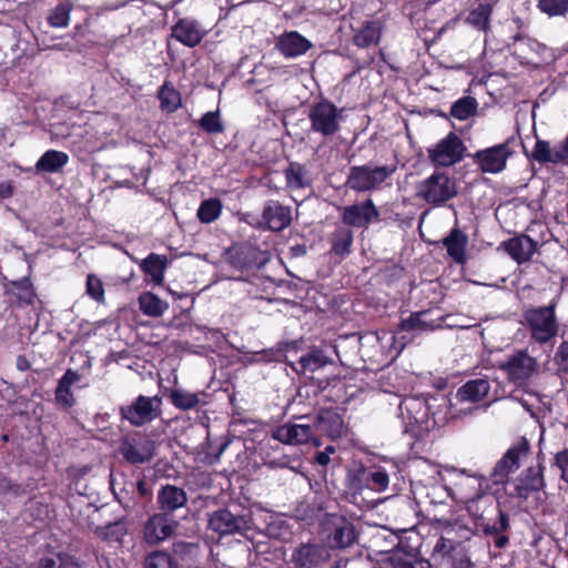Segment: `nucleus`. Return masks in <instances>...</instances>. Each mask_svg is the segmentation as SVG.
<instances>
[{
  "mask_svg": "<svg viewBox=\"0 0 568 568\" xmlns=\"http://www.w3.org/2000/svg\"><path fill=\"white\" fill-rule=\"evenodd\" d=\"M378 215V210L372 200L342 209V221L354 227H366L371 222L377 220Z\"/></svg>",
  "mask_w": 568,
  "mask_h": 568,
  "instance_id": "4468645a",
  "label": "nucleus"
},
{
  "mask_svg": "<svg viewBox=\"0 0 568 568\" xmlns=\"http://www.w3.org/2000/svg\"><path fill=\"white\" fill-rule=\"evenodd\" d=\"M120 450L128 462L140 464L153 456L154 444L146 438H128L122 442Z\"/></svg>",
  "mask_w": 568,
  "mask_h": 568,
  "instance_id": "a211bd4d",
  "label": "nucleus"
},
{
  "mask_svg": "<svg viewBox=\"0 0 568 568\" xmlns=\"http://www.w3.org/2000/svg\"><path fill=\"white\" fill-rule=\"evenodd\" d=\"M537 8L548 17L568 14V0H537Z\"/></svg>",
  "mask_w": 568,
  "mask_h": 568,
  "instance_id": "4c0bfd02",
  "label": "nucleus"
},
{
  "mask_svg": "<svg viewBox=\"0 0 568 568\" xmlns=\"http://www.w3.org/2000/svg\"><path fill=\"white\" fill-rule=\"evenodd\" d=\"M531 338L537 343H547L558 331L554 305L530 308L525 313Z\"/></svg>",
  "mask_w": 568,
  "mask_h": 568,
  "instance_id": "7ed1b4c3",
  "label": "nucleus"
},
{
  "mask_svg": "<svg viewBox=\"0 0 568 568\" xmlns=\"http://www.w3.org/2000/svg\"><path fill=\"white\" fill-rule=\"evenodd\" d=\"M511 154L508 143H500L477 151L474 154V162L484 173L497 174L505 170Z\"/></svg>",
  "mask_w": 568,
  "mask_h": 568,
  "instance_id": "9d476101",
  "label": "nucleus"
},
{
  "mask_svg": "<svg viewBox=\"0 0 568 568\" xmlns=\"http://www.w3.org/2000/svg\"><path fill=\"white\" fill-rule=\"evenodd\" d=\"M316 437L325 435L329 438H338L343 435L344 423L337 413L323 410L313 424Z\"/></svg>",
  "mask_w": 568,
  "mask_h": 568,
  "instance_id": "6ab92c4d",
  "label": "nucleus"
},
{
  "mask_svg": "<svg viewBox=\"0 0 568 568\" xmlns=\"http://www.w3.org/2000/svg\"><path fill=\"white\" fill-rule=\"evenodd\" d=\"M13 184L11 181L0 183V201L9 199L13 195Z\"/></svg>",
  "mask_w": 568,
  "mask_h": 568,
  "instance_id": "13d9d810",
  "label": "nucleus"
},
{
  "mask_svg": "<svg viewBox=\"0 0 568 568\" xmlns=\"http://www.w3.org/2000/svg\"><path fill=\"white\" fill-rule=\"evenodd\" d=\"M145 568H174L171 556L164 551H153L145 558Z\"/></svg>",
  "mask_w": 568,
  "mask_h": 568,
  "instance_id": "49530a36",
  "label": "nucleus"
},
{
  "mask_svg": "<svg viewBox=\"0 0 568 568\" xmlns=\"http://www.w3.org/2000/svg\"><path fill=\"white\" fill-rule=\"evenodd\" d=\"M37 568H79V565L71 556L58 554L41 558Z\"/></svg>",
  "mask_w": 568,
  "mask_h": 568,
  "instance_id": "ea45409f",
  "label": "nucleus"
},
{
  "mask_svg": "<svg viewBox=\"0 0 568 568\" xmlns=\"http://www.w3.org/2000/svg\"><path fill=\"white\" fill-rule=\"evenodd\" d=\"M333 251L336 254L344 255L351 250L353 243V232L348 229H337L333 234Z\"/></svg>",
  "mask_w": 568,
  "mask_h": 568,
  "instance_id": "58836bf2",
  "label": "nucleus"
},
{
  "mask_svg": "<svg viewBox=\"0 0 568 568\" xmlns=\"http://www.w3.org/2000/svg\"><path fill=\"white\" fill-rule=\"evenodd\" d=\"M276 47L286 58H295L306 53L312 43L296 31H291L280 37Z\"/></svg>",
  "mask_w": 568,
  "mask_h": 568,
  "instance_id": "412c9836",
  "label": "nucleus"
},
{
  "mask_svg": "<svg viewBox=\"0 0 568 568\" xmlns=\"http://www.w3.org/2000/svg\"><path fill=\"white\" fill-rule=\"evenodd\" d=\"M87 293L98 303L104 302V287L102 281L98 276L93 274L88 275Z\"/></svg>",
  "mask_w": 568,
  "mask_h": 568,
  "instance_id": "09e8293b",
  "label": "nucleus"
},
{
  "mask_svg": "<svg viewBox=\"0 0 568 568\" xmlns=\"http://www.w3.org/2000/svg\"><path fill=\"white\" fill-rule=\"evenodd\" d=\"M17 368L21 372H24L30 368V362L24 356H18L17 358Z\"/></svg>",
  "mask_w": 568,
  "mask_h": 568,
  "instance_id": "052dcab7",
  "label": "nucleus"
},
{
  "mask_svg": "<svg viewBox=\"0 0 568 568\" xmlns=\"http://www.w3.org/2000/svg\"><path fill=\"white\" fill-rule=\"evenodd\" d=\"M446 535L454 537V539L457 540V545L462 541L469 540L473 536L471 529L468 527L454 521V523H446Z\"/></svg>",
  "mask_w": 568,
  "mask_h": 568,
  "instance_id": "8fccbe9b",
  "label": "nucleus"
},
{
  "mask_svg": "<svg viewBox=\"0 0 568 568\" xmlns=\"http://www.w3.org/2000/svg\"><path fill=\"white\" fill-rule=\"evenodd\" d=\"M170 399L172 404L183 410L195 408L200 404V394L176 388L171 392Z\"/></svg>",
  "mask_w": 568,
  "mask_h": 568,
  "instance_id": "2f4dec72",
  "label": "nucleus"
},
{
  "mask_svg": "<svg viewBox=\"0 0 568 568\" xmlns=\"http://www.w3.org/2000/svg\"><path fill=\"white\" fill-rule=\"evenodd\" d=\"M369 470L371 469L364 467L363 465L355 466L349 471L351 488L355 491H362L363 489L367 488Z\"/></svg>",
  "mask_w": 568,
  "mask_h": 568,
  "instance_id": "c03bdc74",
  "label": "nucleus"
},
{
  "mask_svg": "<svg viewBox=\"0 0 568 568\" xmlns=\"http://www.w3.org/2000/svg\"><path fill=\"white\" fill-rule=\"evenodd\" d=\"M466 244L467 237L458 229H454L444 240V245L446 246L449 256L457 263H463L465 261Z\"/></svg>",
  "mask_w": 568,
  "mask_h": 568,
  "instance_id": "c85d7f7f",
  "label": "nucleus"
},
{
  "mask_svg": "<svg viewBox=\"0 0 568 568\" xmlns=\"http://www.w3.org/2000/svg\"><path fill=\"white\" fill-rule=\"evenodd\" d=\"M200 126L207 133L223 132L224 128L220 119L219 110L204 113L200 119Z\"/></svg>",
  "mask_w": 568,
  "mask_h": 568,
  "instance_id": "a18cd8bd",
  "label": "nucleus"
},
{
  "mask_svg": "<svg viewBox=\"0 0 568 568\" xmlns=\"http://www.w3.org/2000/svg\"><path fill=\"white\" fill-rule=\"evenodd\" d=\"M530 446L526 438H520L505 453L491 471L495 484H504L510 474L516 471L529 456Z\"/></svg>",
  "mask_w": 568,
  "mask_h": 568,
  "instance_id": "39448f33",
  "label": "nucleus"
},
{
  "mask_svg": "<svg viewBox=\"0 0 568 568\" xmlns=\"http://www.w3.org/2000/svg\"><path fill=\"white\" fill-rule=\"evenodd\" d=\"M557 357L568 367V342H564L557 352Z\"/></svg>",
  "mask_w": 568,
  "mask_h": 568,
  "instance_id": "bf43d9fd",
  "label": "nucleus"
},
{
  "mask_svg": "<svg viewBox=\"0 0 568 568\" xmlns=\"http://www.w3.org/2000/svg\"><path fill=\"white\" fill-rule=\"evenodd\" d=\"M209 528L220 536L232 535L246 528V520L242 516H234L227 509H219L210 515Z\"/></svg>",
  "mask_w": 568,
  "mask_h": 568,
  "instance_id": "dca6fc26",
  "label": "nucleus"
},
{
  "mask_svg": "<svg viewBox=\"0 0 568 568\" xmlns=\"http://www.w3.org/2000/svg\"><path fill=\"white\" fill-rule=\"evenodd\" d=\"M139 306L143 314L158 317L164 314L169 304L151 292H145L139 297Z\"/></svg>",
  "mask_w": 568,
  "mask_h": 568,
  "instance_id": "7c9ffc66",
  "label": "nucleus"
},
{
  "mask_svg": "<svg viewBox=\"0 0 568 568\" xmlns=\"http://www.w3.org/2000/svg\"><path fill=\"white\" fill-rule=\"evenodd\" d=\"M478 103L473 97H464L456 101L452 109L450 114L457 120H467L476 113Z\"/></svg>",
  "mask_w": 568,
  "mask_h": 568,
  "instance_id": "f704fd0d",
  "label": "nucleus"
},
{
  "mask_svg": "<svg viewBox=\"0 0 568 568\" xmlns=\"http://www.w3.org/2000/svg\"><path fill=\"white\" fill-rule=\"evenodd\" d=\"M186 501L187 496L184 489L174 485L163 486L158 493L159 507L165 513L184 507Z\"/></svg>",
  "mask_w": 568,
  "mask_h": 568,
  "instance_id": "4be33fe9",
  "label": "nucleus"
},
{
  "mask_svg": "<svg viewBox=\"0 0 568 568\" xmlns=\"http://www.w3.org/2000/svg\"><path fill=\"white\" fill-rule=\"evenodd\" d=\"M484 483L483 476L466 475L463 470L452 495L455 500L465 505L469 514L479 519H484L485 507L493 504L484 490Z\"/></svg>",
  "mask_w": 568,
  "mask_h": 568,
  "instance_id": "f257e3e1",
  "label": "nucleus"
},
{
  "mask_svg": "<svg viewBox=\"0 0 568 568\" xmlns=\"http://www.w3.org/2000/svg\"><path fill=\"white\" fill-rule=\"evenodd\" d=\"M206 30L200 24L199 21L192 18L180 19L172 27V38L182 44L194 48L205 37Z\"/></svg>",
  "mask_w": 568,
  "mask_h": 568,
  "instance_id": "2eb2a0df",
  "label": "nucleus"
},
{
  "mask_svg": "<svg viewBox=\"0 0 568 568\" xmlns=\"http://www.w3.org/2000/svg\"><path fill=\"white\" fill-rule=\"evenodd\" d=\"M493 7L489 3H480L468 14L467 21L479 30H486L489 26V18Z\"/></svg>",
  "mask_w": 568,
  "mask_h": 568,
  "instance_id": "e433bc0d",
  "label": "nucleus"
},
{
  "mask_svg": "<svg viewBox=\"0 0 568 568\" xmlns=\"http://www.w3.org/2000/svg\"><path fill=\"white\" fill-rule=\"evenodd\" d=\"M450 523L448 519H437L436 520V528L442 529V531L446 535V528L447 524Z\"/></svg>",
  "mask_w": 568,
  "mask_h": 568,
  "instance_id": "0e129e2a",
  "label": "nucleus"
},
{
  "mask_svg": "<svg viewBox=\"0 0 568 568\" xmlns=\"http://www.w3.org/2000/svg\"><path fill=\"white\" fill-rule=\"evenodd\" d=\"M300 365L303 372H314L327 364L325 355L321 351H313L300 358Z\"/></svg>",
  "mask_w": 568,
  "mask_h": 568,
  "instance_id": "37998d69",
  "label": "nucleus"
},
{
  "mask_svg": "<svg viewBox=\"0 0 568 568\" xmlns=\"http://www.w3.org/2000/svg\"><path fill=\"white\" fill-rule=\"evenodd\" d=\"M456 546L457 540L452 536L445 535L437 540L434 547V551L442 556H446L449 555L456 548Z\"/></svg>",
  "mask_w": 568,
  "mask_h": 568,
  "instance_id": "864d4df0",
  "label": "nucleus"
},
{
  "mask_svg": "<svg viewBox=\"0 0 568 568\" xmlns=\"http://www.w3.org/2000/svg\"><path fill=\"white\" fill-rule=\"evenodd\" d=\"M178 527V521L168 514H155L144 525L143 537L148 544L155 545L171 537Z\"/></svg>",
  "mask_w": 568,
  "mask_h": 568,
  "instance_id": "ddd939ff",
  "label": "nucleus"
},
{
  "mask_svg": "<svg viewBox=\"0 0 568 568\" xmlns=\"http://www.w3.org/2000/svg\"><path fill=\"white\" fill-rule=\"evenodd\" d=\"M161 109L168 113L175 112L182 105L181 93L170 82H164L158 92Z\"/></svg>",
  "mask_w": 568,
  "mask_h": 568,
  "instance_id": "c756f323",
  "label": "nucleus"
},
{
  "mask_svg": "<svg viewBox=\"0 0 568 568\" xmlns=\"http://www.w3.org/2000/svg\"><path fill=\"white\" fill-rule=\"evenodd\" d=\"M286 186L290 190L304 189L308 185L304 169L302 165L292 163L285 170Z\"/></svg>",
  "mask_w": 568,
  "mask_h": 568,
  "instance_id": "c9c22d12",
  "label": "nucleus"
},
{
  "mask_svg": "<svg viewBox=\"0 0 568 568\" xmlns=\"http://www.w3.org/2000/svg\"><path fill=\"white\" fill-rule=\"evenodd\" d=\"M494 537H495L494 542H495V545H496L498 548H503V547H505V546L507 545V542H508V537H506L505 535H503V532H501V534H499V535H496V536H494Z\"/></svg>",
  "mask_w": 568,
  "mask_h": 568,
  "instance_id": "e2e57ef3",
  "label": "nucleus"
},
{
  "mask_svg": "<svg viewBox=\"0 0 568 568\" xmlns=\"http://www.w3.org/2000/svg\"><path fill=\"white\" fill-rule=\"evenodd\" d=\"M161 398L158 396L148 397L140 395L133 403L122 406L120 412L122 418L131 425L142 426L152 422L160 415Z\"/></svg>",
  "mask_w": 568,
  "mask_h": 568,
  "instance_id": "423d86ee",
  "label": "nucleus"
},
{
  "mask_svg": "<svg viewBox=\"0 0 568 568\" xmlns=\"http://www.w3.org/2000/svg\"><path fill=\"white\" fill-rule=\"evenodd\" d=\"M342 112L328 101L316 103L308 115L312 130L325 136L335 134L339 130Z\"/></svg>",
  "mask_w": 568,
  "mask_h": 568,
  "instance_id": "0eeeda50",
  "label": "nucleus"
},
{
  "mask_svg": "<svg viewBox=\"0 0 568 568\" xmlns=\"http://www.w3.org/2000/svg\"><path fill=\"white\" fill-rule=\"evenodd\" d=\"M222 203L219 199L204 200L197 209V217L202 223H212L219 219Z\"/></svg>",
  "mask_w": 568,
  "mask_h": 568,
  "instance_id": "72a5a7b5",
  "label": "nucleus"
},
{
  "mask_svg": "<svg viewBox=\"0 0 568 568\" xmlns=\"http://www.w3.org/2000/svg\"><path fill=\"white\" fill-rule=\"evenodd\" d=\"M355 540V534L352 525L344 523L337 526L329 535L328 541L333 548H344L351 546Z\"/></svg>",
  "mask_w": 568,
  "mask_h": 568,
  "instance_id": "473e14b6",
  "label": "nucleus"
},
{
  "mask_svg": "<svg viewBox=\"0 0 568 568\" xmlns=\"http://www.w3.org/2000/svg\"><path fill=\"white\" fill-rule=\"evenodd\" d=\"M508 379L517 386H524L539 372V365L535 357L527 351L520 349L510 354L501 365Z\"/></svg>",
  "mask_w": 568,
  "mask_h": 568,
  "instance_id": "20e7f679",
  "label": "nucleus"
},
{
  "mask_svg": "<svg viewBox=\"0 0 568 568\" xmlns=\"http://www.w3.org/2000/svg\"><path fill=\"white\" fill-rule=\"evenodd\" d=\"M69 162V155L65 152L49 150L41 155L36 164L39 172H58Z\"/></svg>",
  "mask_w": 568,
  "mask_h": 568,
  "instance_id": "bb28decb",
  "label": "nucleus"
},
{
  "mask_svg": "<svg viewBox=\"0 0 568 568\" xmlns=\"http://www.w3.org/2000/svg\"><path fill=\"white\" fill-rule=\"evenodd\" d=\"M292 222V210L277 201L265 203L262 212V223L271 231L280 232Z\"/></svg>",
  "mask_w": 568,
  "mask_h": 568,
  "instance_id": "f3484780",
  "label": "nucleus"
},
{
  "mask_svg": "<svg viewBox=\"0 0 568 568\" xmlns=\"http://www.w3.org/2000/svg\"><path fill=\"white\" fill-rule=\"evenodd\" d=\"M97 532L105 540L120 541L123 536V526L115 523L98 529Z\"/></svg>",
  "mask_w": 568,
  "mask_h": 568,
  "instance_id": "603ef678",
  "label": "nucleus"
},
{
  "mask_svg": "<svg viewBox=\"0 0 568 568\" xmlns=\"http://www.w3.org/2000/svg\"><path fill=\"white\" fill-rule=\"evenodd\" d=\"M505 250L518 263L527 262L536 251V242L527 235H520L504 242Z\"/></svg>",
  "mask_w": 568,
  "mask_h": 568,
  "instance_id": "5701e85b",
  "label": "nucleus"
},
{
  "mask_svg": "<svg viewBox=\"0 0 568 568\" xmlns=\"http://www.w3.org/2000/svg\"><path fill=\"white\" fill-rule=\"evenodd\" d=\"M71 10L72 6L69 2L59 4L48 17L49 24L53 28H65L70 22Z\"/></svg>",
  "mask_w": 568,
  "mask_h": 568,
  "instance_id": "a19ab883",
  "label": "nucleus"
},
{
  "mask_svg": "<svg viewBox=\"0 0 568 568\" xmlns=\"http://www.w3.org/2000/svg\"><path fill=\"white\" fill-rule=\"evenodd\" d=\"M334 453H335V447L334 446H327L323 452H320L316 455V462L320 465L326 466L331 462L329 456L332 454H334Z\"/></svg>",
  "mask_w": 568,
  "mask_h": 568,
  "instance_id": "4d7b16f0",
  "label": "nucleus"
},
{
  "mask_svg": "<svg viewBox=\"0 0 568 568\" xmlns=\"http://www.w3.org/2000/svg\"><path fill=\"white\" fill-rule=\"evenodd\" d=\"M136 488L141 496L150 495V489L144 480H139L136 484Z\"/></svg>",
  "mask_w": 568,
  "mask_h": 568,
  "instance_id": "680f3d73",
  "label": "nucleus"
},
{
  "mask_svg": "<svg viewBox=\"0 0 568 568\" xmlns=\"http://www.w3.org/2000/svg\"><path fill=\"white\" fill-rule=\"evenodd\" d=\"M534 159L538 162H552L551 146L548 142L538 140L532 150Z\"/></svg>",
  "mask_w": 568,
  "mask_h": 568,
  "instance_id": "3c124183",
  "label": "nucleus"
},
{
  "mask_svg": "<svg viewBox=\"0 0 568 568\" xmlns=\"http://www.w3.org/2000/svg\"><path fill=\"white\" fill-rule=\"evenodd\" d=\"M457 194L454 180L447 174L436 172L417 185V196L429 204L440 205Z\"/></svg>",
  "mask_w": 568,
  "mask_h": 568,
  "instance_id": "f03ea898",
  "label": "nucleus"
},
{
  "mask_svg": "<svg viewBox=\"0 0 568 568\" xmlns=\"http://www.w3.org/2000/svg\"><path fill=\"white\" fill-rule=\"evenodd\" d=\"M489 383L486 379H474L462 386L456 394L460 402H479L489 392Z\"/></svg>",
  "mask_w": 568,
  "mask_h": 568,
  "instance_id": "393cba45",
  "label": "nucleus"
},
{
  "mask_svg": "<svg viewBox=\"0 0 568 568\" xmlns=\"http://www.w3.org/2000/svg\"><path fill=\"white\" fill-rule=\"evenodd\" d=\"M481 529L485 535H491L496 536L504 531H506L509 527V519L507 514H505L503 510H498V520L494 524H480Z\"/></svg>",
  "mask_w": 568,
  "mask_h": 568,
  "instance_id": "de8ad7c7",
  "label": "nucleus"
},
{
  "mask_svg": "<svg viewBox=\"0 0 568 568\" xmlns=\"http://www.w3.org/2000/svg\"><path fill=\"white\" fill-rule=\"evenodd\" d=\"M273 437L286 445L312 443L318 447L322 444L318 437H316L313 425L284 424L274 432Z\"/></svg>",
  "mask_w": 568,
  "mask_h": 568,
  "instance_id": "f8f14e48",
  "label": "nucleus"
},
{
  "mask_svg": "<svg viewBox=\"0 0 568 568\" xmlns=\"http://www.w3.org/2000/svg\"><path fill=\"white\" fill-rule=\"evenodd\" d=\"M80 379V375L73 371L68 369L64 375L59 379L55 389V400L59 407L68 409L74 404V396L71 387Z\"/></svg>",
  "mask_w": 568,
  "mask_h": 568,
  "instance_id": "b1692460",
  "label": "nucleus"
},
{
  "mask_svg": "<svg viewBox=\"0 0 568 568\" xmlns=\"http://www.w3.org/2000/svg\"><path fill=\"white\" fill-rule=\"evenodd\" d=\"M393 172L394 169L386 165L377 168L354 166L351 169L347 185L358 192L369 191L382 184Z\"/></svg>",
  "mask_w": 568,
  "mask_h": 568,
  "instance_id": "6e6552de",
  "label": "nucleus"
},
{
  "mask_svg": "<svg viewBox=\"0 0 568 568\" xmlns=\"http://www.w3.org/2000/svg\"><path fill=\"white\" fill-rule=\"evenodd\" d=\"M556 465L561 471V479L568 483V448L556 455Z\"/></svg>",
  "mask_w": 568,
  "mask_h": 568,
  "instance_id": "6e6d98bb",
  "label": "nucleus"
},
{
  "mask_svg": "<svg viewBox=\"0 0 568 568\" xmlns=\"http://www.w3.org/2000/svg\"><path fill=\"white\" fill-rule=\"evenodd\" d=\"M382 27L377 21L366 22L354 34V43L359 48L377 44L381 39Z\"/></svg>",
  "mask_w": 568,
  "mask_h": 568,
  "instance_id": "cd10ccee",
  "label": "nucleus"
},
{
  "mask_svg": "<svg viewBox=\"0 0 568 568\" xmlns=\"http://www.w3.org/2000/svg\"><path fill=\"white\" fill-rule=\"evenodd\" d=\"M331 558L328 548L318 544H301L291 556V562L295 568H317Z\"/></svg>",
  "mask_w": 568,
  "mask_h": 568,
  "instance_id": "9b49d317",
  "label": "nucleus"
},
{
  "mask_svg": "<svg viewBox=\"0 0 568 568\" xmlns=\"http://www.w3.org/2000/svg\"><path fill=\"white\" fill-rule=\"evenodd\" d=\"M389 485L388 474L382 468H371L368 475L367 488L376 493H382Z\"/></svg>",
  "mask_w": 568,
  "mask_h": 568,
  "instance_id": "79ce46f5",
  "label": "nucleus"
},
{
  "mask_svg": "<svg viewBox=\"0 0 568 568\" xmlns=\"http://www.w3.org/2000/svg\"><path fill=\"white\" fill-rule=\"evenodd\" d=\"M545 486L541 467L527 468L517 479L515 485L516 496L527 499L532 491H538Z\"/></svg>",
  "mask_w": 568,
  "mask_h": 568,
  "instance_id": "aec40b11",
  "label": "nucleus"
},
{
  "mask_svg": "<svg viewBox=\"0 0 568 568\" xmlns=\"http://www.w3.org/2000/svg\"><path fill=\"white\" fill-rule=\"evenodd\" d=\"M168 265V258L165 255L150 254L144 258L140 266L142 271L148 274L151 280L156 284L161 285L164 281V271Z\"/></svg>",
  "mask_w": 568,
  "mask_h": 568,
  "instance_id": "a878e982",
  "label": "nucleus"
},
{
  "mask_svg": "<svg viewBox=\"0 0 568 568\" xmlns=\"http://www.w3.org/2000/svg\"><path fill=\"white\" fill-rule=\"evenodd\" d=\"M552 163L561 162L568 159V138L562 142L551 148Z\"/></svg>",
  "mask_w": 568,
  "mask_h": 568,
  "instance_id": "5fc2aeb1",
  "label": "nucleus"
},
{
  "mask_svg": "<svg viewBox=\"0 0 568 568\" xmlns=\"http://www.w3.org/2000/svg\"><path fill=\"white\" fill-rule=\"evenodd\" d=\"M465 145L455 133L450 132L436 145L428 149L429 160L438 166H450L464 158Z\"/></svg>",
  "mask_w": 568,
  "mask_h": 568,
  "instance_id": "1a4fd4ad",
  "label": "nucleus"
}]
</instances>
